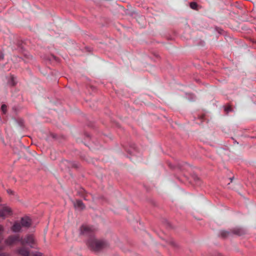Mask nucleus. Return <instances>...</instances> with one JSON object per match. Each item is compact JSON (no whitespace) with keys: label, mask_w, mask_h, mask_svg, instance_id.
<instances>
[{"label":"nucleus","mask_w":256,"mask_h":256,"mask_svg":"<svg viewBox=\"0 0 256 256\" xmlns=\"http://www.w3.org/2000/svg\"><path fill=\"white\" fill-rule=\"evenodd\" d=\"M89 246L94 250H99L108 246V242L104 240L90 238L88 241Z\"/></svg>","instance_id":"nucleus-1"},{"label":"nucleus","mask_w":256,"mask_h":256,"mask_svg":"<svg viewBox=\"0 0 256 256\" xmlns=\"http://www.w3.org/2000/svg\"><path fill=\"white\" fill-rule=\"evenodd\" d=\"M11 208L7 206L0 204V218H5L12 214Z\"/></svg>","instance_id":"nucleus-2"},{"label":"nucleus","mask_w":256,"mask_h":256,"mask_svg":"<svg viewBox=\"0 0 256 256\" xmlns=\"http://www.w3.org/2000/svg\"><path fill=\"white\" fill-rule=\"evenodd\" d=\"M20 244L22 245L28 244L31 248L34 247V240L32 234H28L24 238H20Z\"/></svg>","instance_id":"nucleus-3"},{"label":"nucleus","mask_w":256,"mask_h":256,"mask_svg":"<svg viewBox=\"0 0 256 256\" xmlns=\"http://www.w3.org/2000/svg\"><path fill=\"white\" fill-rule=\"evenodd\" d=\"M94 230V228L88 226L83 225L80 228V234L86 236H92Z\"/></svg>","instance_id":"nucleus-4"},{"label":"nucleus","mask_w":256,"mask_h":256,"mask_svg":"<svg viewBox=\"0 0 256 256\" xmlns=\"http://www.w3.org/2000/svg\"><path fill=\"white\" fill-rule=\"evenodd\" d=\"M17 242H20V238L18 235L10 236L5 240L6 244L8 246H11Z\"/></svg>","instance_id":"nucleus-5"},{"label":"nucleus","mask_w":256,"mask_h":256,"mask_svg":"<svg viewBox=\"0 0 256 256\" xmlns=\"http://www.w3.org/2000/svg\"><path fill=\"white\" fill-rule=\"evenodd\" d=\"M20 222L22 227L28 228L30 227L31 225V220L28 217H24L22 218Z\"/></svg>","instance_id":"nucleus-6"},{"label":"nucleus","mask_w":256,"mask_h":256,"mask_svg":"<svg viewBox=\"0 0 256 256\" xmlns=\"http://www.w3.org/2000/svg\"><path fill=\"white\" fill-rule=\"evenodd\" d=\"M232 232L238 236H240L246 233V230L242 228H236L232 230Z\"/></svg>","instance_id":"nucleus-7"},{"label":"nucleus","mask_w":256,"mask_h":256,"mask_svg":"<svg viewBox=\"0 0 256 256\" xmlns=\"http://www.w3.org/2000/svg\"><path fill=\"white\" fill-rule=\"evenodd\" d=\"M18 253L23 256H28L30 254L29 250L26 248L22 246L18 250Z\"/></svg>","instance_id":"nucleus-8"},{"label":"nucleus","mask_w":256,"mask_h":256,"mask_svg":"<svg viewBox=\"0 0 256 256\" xmlns=\"http://www.w3.org/2000/svg\"><path fill=\"white\" fill-rule=\"evenodd\" d=\"M22 228V224L20 222H14L12 228V230L14 232H19L20 231Z\"/></svg>","instance_id":"nucleus-9"},{"label":"nucleus","mask_w":256,"mask_h":256,"mask_svg":"<svg viewBox=\"0 0 256 256\" xmlns=\"http://www.w3.org/2000/svg\"><path fill=\"white\" fill-rule=\"evenodd\" d=\"M74 206L81 209H83L84 207V204L80 200H78L76 201V203L74 204Z\"/></svg>","instance_id":"nucleus-10"},{"label":"nucleus","mask_w":256,"mask_h":256,"mask_svg":"<svg viewBox=\"0 0 256 256\" xmlns=\"http://www.w3.org/2000/svg\"><path fill=\"white\" fill-rule=\"evenodd\" d=\"M190 6L192 9L196 10L197 7H198V4L196 2H192L190 3Z\"/></svg>","instance_id":"nucleus-11"},{"label":"nucleus","mask_w":256,"mask_h":256,"mask_svg":"<svg viewBox=\"0 0 256 256\" xmlns=\"http://www.w3.org/2000/svg\"><path fill=\"white\" fill-rule=\"evenodd\" d=\"M8 83L12 86H15L16 82L14 80V76H12L10 80H9Z\"/></svg>","instance_id":"nucleus-12"},{"label":"nucleus","mask_w":256,"mask_h":256,"mask_svg":"<svg viewBox=\"0 0 256 256\" xmlns=\"http://www.w3.org/2000/svg\"><path fill=\"white\" fill-rule=\"evenodd\" d=\"M7 106L4 104L1 106V110L4 114H6V112Z\"/></svg>","instance_id":"nucleus-13"},{"label":"nucleus","mask_w":256,"mask_h":256,"mask_svg":"<svg viewBox=\"0 0 256 256\" xmlns=\"http://www.w3.org/2000/svg\"><path fill=\"white\" fill-rule=\"evenodd\" d=\"M169 243L170 244H171L172 246H176V242L174 241L173 240H170Z\"/></svg>","instance_id":"nucleus-14"},{"label":"nucleus","mask_w":256,"mask_h":256,"mask_svg":"<svg viewBox=\"0 0 256 256\" xmlns=\"http://www.w3.org/2000/svg\"><path fill=\"white\" fill-rule=\"evenodd\" d=\"M228 232H225V231H224V232H221V234H222V236L223 237H226V236L228 235Z\"/></svg>","instance_id":"nucleus-15"},{"label":"nucleus","mask_w":256,"mask_h":256,"mask_svg":"<svg viewBox=\"0 0 256 256\" xmlns=\"http://www.w3.org/2000/svg\"><path fill=\"white\" fill-rule=\"evenodd\" d=\"M4 58V54L2 52V51L0 50V60H3Z\"/></svg>","instance_id":"nucleus-16"},{"label":"nucleus","mask_w":256,"mask_h":256,"mask_svg":"<svg viewBox=\"0 0 256 256\" xmlns=\"http://www.w3.org/2000/svg\"><path fill=\"white\" fill-rule=\"evenodd\" d=\"M225 110L227 112H228L231 110V108L230 107H228L225 108Z\"/></svg>","instance_id":"nucleus-17"},{"label":"nucleus","mask_w":256,"mask_h":256,"mask_svg":"<svg viewBox=\"0 0 256 256\" xmlns=\"http://www.w3.org/2000/svg\"><path fill=\"white\" fill-rule=\"evenodd\" d=\"M0 256H9L8 254H2L0 255Z\"/></svg>","instance_id":"nucleus-18"},{"label":"nucleus","mask_w":256,"mask_h":256,"mask_svg":"<svg viewBox=\"0 0 256 256\" xmlns=\"http://www.w3.org/2000/svg\"><path fill=\"white\" fill-rule=\"evenodd\" d=\"M64 162V163H68V162L67 160H65V161Z\"/></svg>","instance_id":"nucleus-19"},{"label":"nucleus","mask_w":256,"mask_h":256,"mask_svg":"<svg viewBox=\"0 0 256 256\" xmlns=\"http://www.w3.org/2000/svg\"><path fill=\"white\" fill-rule=\"evenodd\" d=\"M8 193H10V192H12V191H11L10 190H8Z\"/></svg>","instance_id":"nucleus-20"},{"label":"nucleus","mask_w":256,"mask_h":256,"mask_svg":"<svg viewBox=\"0 0 256 256\" xmlns=\"http://www.w3.org/2000/svg\"><path fill=\"white\" fill-rule=\"evenodd\" d=\"M230 182H232V178H230Z\"/></svg>","instance_id":"nucleus-21"}]
</instances>
